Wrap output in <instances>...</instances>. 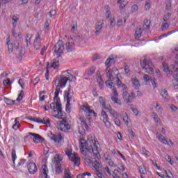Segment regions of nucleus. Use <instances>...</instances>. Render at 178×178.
I'll return each mask as SVG.
<instances>
[{
    "label": "nucleus",
    "instance_id": "1",
    "mask_svg": "<svg viewBox=\"0 0 178 178\" xmlns=\"http://www.w3.org/2000/svg\"><path fill=\"white\" fill-rule=\"evenodd\" d=\"M70 77H67L65 76H61L60 77H58L56 79V83H57L56 91L54 92V101H56V105L58 110V113H62L61 106L62 103H60V98H59V92H60V88H65L66 87V84L67 81H69Z\"/></svg>",
    "mask_w": 178,
    "mask_h": 178
},
{
    "label": "nucleus",
    "instance_id": "2",
    "mask_svg": "<svg viewBox=\"0 0 178 178\" xmlns=\"http://www.w3.org/2000/svg\"><path fill=\"white\" fill-rule=\"evenodd\" d=\"M86 151H88L90 154L92 152L93 155L95 156V162L99 165L98 161L101 159V155H99V152H98V146H97V140L95 139H91L90 141L88 142V145L85 147Z\"/></svg>",
    "mask_w": 178,
    "mask_h": 178
},
{
    "label": "nucleus",
    "instance_id": "3",
    "mask_svg": "<svg viewBox=\"0 0 178 178\" xmlns=\"http://www.w3.org/2000/svg\"><path fill=\"white\" fill-rule=\"evenodd\" d=\"M140 66L146 73L154 74V65L150 59L144 56L140 59Z\"/></svg>",
    "mask_w": 178,
    "mask_h": 178
},
{
    "label": "nucleus",
    "instance_id": "4",
    "mask_svg": "<svg viewBox=\"0 0 178 178\" xmlns=\"http://www.w3.org/2000/svg\"><path fill=\"white\" fill-rule=\"evenodd\" d=\"M65 152L66 155L69 156V159L74 162V166H79L80 165V157H79V154L77 153L72 154V150L69 147L65 149Z\"/></svg>",
    "mask_w": 178,
    "mask_h": 178
},
{
    "label": "nucleus",
    "instance_id": "5",
    "mask_svg": "<svg viewBox=\"0 0 178 178\" xmlns=\"http://www.w3.org/2000/svg\"><path fill=\"white\" fill-rule=\"evenodd\" d=\"M113 81L111 83L106 82V87H109L111 90H113V97H119V94L118 93V91H116V89H115V86H118V87H120L122 86V81L119 79V77H115L113 79Z\"/></svg>",
    "mask_w": 178,
    "mask_h": 178
},
{
    "label": "nucleus",
    "instance_id": "6",
    "mask_svg": "<svg viewBox=\"0 0 178 178\" xmlns=\"http://www.w3.org/2000/svg\"><path fill=\"white\" fill-rule=\"evenodd\" d=\"M50 108L53 110L51 111L52 115L56 119H62L63 116H66V113L62 111V106H61V113H59V110L58 109V106L56 105V102L51 103L50 104Z\"/></svg>",
    "mask_w": 178,
    "mask_h": 178
},
{
    "label": "nucleus",
    "instance_id": "7",
    "mask_svg": "<svg viewBox=\"0 0 178 178\" xmlns=\"http://www.w3.org/2000/svg\"><path fill=\"white\" fill-rule=\"evenodd\" d=\"M53 49L54 50V54L56 55L57 58H62L63 51H65V43H63V41L62 40H58L54 45Z\"/></svg>",
    "mask_w": 178,
    "mask_h": 178
},
{
    "label": "nucleus",
    "instance_id": "8",
    "mask_svg": "<svg viewBox=\"0 0 178 178\" xmlns=\"http://www.w3.org/2000/svg\"><path fill=\"white\" fill-rule=\"evenodd\" d=\"M122 98L126 104H131L136 98L134 92L129 93L127 91H124L122 93Z\"/></svg>",
    "mask_w": 178,
    "mask_h": 178
},
{
    "label": "nucleus",
    "instance_id": "9",
    "mask_svg": "<svg viewBox=\"0 0 178 178\" xmlns=\"http://www.w3.org/2000/svg\"><path fill=\"white\" fill-rule=\"evenodd\" d=\"M64 99L69 102L74 101V96H73V89L72 86H69L67 90L64 92Z\"/></svg>",
    "mask_w": 178,
    "mask_h": 178
},
{
    "label": "nucleus",
    "instance_id": "10",
    "mask_svg": "<svg viewBox=\"0 0 178 178\" xmlns=\"http://www.w3.org/2000/svg\"><path fill=\"white\" fill-rule=\"evenodd\" d=\"M60 161H62V159L59 156H56L53 159V162L56 166V173H57V175H60L63 172Z\"/></svg>",
    "mask_w": 178,
    "mask_h": 178
},
{
    "label": "nucleus",
    "instance_id": "11",
    "mask_svg": "<svg viewBox=\"0 0 178 178\" xmlns=\"http://www.w3.org/2000/svg\"><path fill=\"white\" fill-rule=\"evenodd\" d=\"M156 137L158 138L160 143H162V144H164V145H173V143H172V140L169 138H165V136L161 134L160 133L157 132L156 134Z\"/></svg>",
    "mask_w": 178,
    "mask_h": 178
},
{
    "label": "nucleus",
    "instance_id": "12",
    "mask_svg": "<svg viewBox=\"0 0 178 178\" xmlns=\"http://www.w3.org/2000/svg\"><path fill=\"white\" fill-rule=\"evenodd\" d=\"M49 137L50 140H52L53 141H54V143H58V144H60V143H62V141H63V137H62V134H54L51 133L49 135Z\"/></svg>",
    "mask_w": 178,
    "mask_h": 178
},
{
    "label": "nucleus",
    "instance_id": "13",
    "mask_svg": "<svg viewBox=\"0 0 178 178\" xmlns=\"http://www.w3.org/2000/svg\"><path fill=\"white\" fill-rule=\"evenodd\" d=\"M29 136H32L31 138H32L35 144H40V143L44 142V138H42V136H40L39 134L30 132L29 133Z\"/></svg>",
    "mask_w": 178,
    "mask_h": 178
},
{
    "label": "nucleus",
    "instance_id": "14",
    "mask_svg": "<svg viewBox=\"0 0 178 178\" xmlns=\"http://www.w3.org/2000/svg\"><path fill=\"white\" fill-rule=\"evenodd\" d=\"M7 45L8 47L9 54L13 52V48L14 49H19V42H17V40H14L13 43H10V42L8 41Z\"/></svg>",
    "mask_w": 178,
    "mask_h": 178
},
{
    "label": "nucleus",
    "instance_id": "15",
    "mask_svg": "<svg viewBox=\"0 0 178 178\" xmlns=\"http://www.w3.org/2000/svg\"><path fill=\"white\" fill-rule=\"evenodd\" d=\"M33 47L36 51H38L41 49V34L40 32H38V35L35 38Z\"/></svg>",
    "mask_w": 178,
    "mask_h": 178
},
{
    "label": "nucleus",
    "instance_id": "16",
    "mask_svg": "<svg viewBox=\"0 0 178 178\" xmlns=\"http://www.w3.org/2000/svg\"><path fill=\"white\" fill-rule=\"evenodd\" d=\"M83 109L85 112H86L87 119L89 120V122L90 119V115H94V116H97V113H95L94 110H91L90 106H84Z\"/></svg>",
    "mask_w": 178,
    "mask_h": 178
},
{
    "label": "nucleus",
    "instance_id": "17",
    "mask_svg": "<svg viewBox=\"0 0 178 178\" xmlns=\"http://www.w3.org/2000/svg\"><path fill=\"white\" fill-rule=\"evenodd\" d=\"M65 48L67 52H72L74 49V42H73L72 38H70L69 41L65 44Z\"/></svg>",
    "mask_w": 178,
    "mask_h": 178
},
{
    "label": "nucleus",
    "instance_id": "18",
    "mask_svg": "<svg viewBox=\"0 0 178 178\" xmlns=\"http://www.w3.org/2000/svg\"><path fill=\"white\" fill-rule=\"evenodd\" d=\"M28 170L31 175H34L37 172V165H35V163L31 161L28 164Z\"/></svg>",
    "mask_w": 178,
    "mask_h": 178
},
{
    "label": "nucleus",
    "instance_id": "19",
    "mask_svg": "<svg viewBox=\"0 0 178 178\" xmlns=\"http://www.w3.org/2000/svg\"><path fill=\"white\" fill-rule=\"evenodd\" d=\"M41 173L40 177L48 178V166H47V165L42 166Z\"/></svg>",
    "mask_w": 178,
    "mask_h": 178
},
{
    "label": "nucleus",
    "instance_id": "20",
    "mask_svg": "<svg viewBox=\"0 0 178 178\" xmlns=\"http://www.w3.org/2000/svg\"><path fill=\"white\" fill-rule=\"evenodd\" d=\"M60 119H63L60 122V126H63L65 129H67V130H70V124H69V122H67V119L66 118V117L63 116L62 117V118Z\"/></svg>",
    "mask_w": 178,
    "mask_h": 178
},
{
    "label": "nucleus",
    "instance_id": "21",
    "mask_svg": "<svg viewBox=\"0 0 178 178\" xmlns=\"http://www.w3.org/2000/svg\"><path fill=\"white\" fill-rule=\"evenodd\" d=\"M90 140H87V141H85V142H82L80 143V150L81 152V153L83 154V155H87V152H86V150H84V147H87L88 143H90Z\"/></svg>",
    "mask_w": 178,
    "mask_h": 178
},
{
    "label": "nucleus",
    "instance_id": "22",
    "mask_svg": "<svg viewBox=\"0 0 178 178\" xmlns=\"http://www.w3.org/2000/svg\"><path fill=\"white\" fill-rule=\"evenodd\" d=\"M95 70H97V67L95 66H92L89 70L86 71L84 75L90 77V76H92V74L95 73Z\"/></svg>",
    "mask_w": 178,
    "mask_h": 178
},
{
    "label": "nucleus",
    "instance_id": "23",
    "mask_svg": "<svg viewBox=\"0 0 178 178\" xmlns=\"http://www.w3.org/2000/svg\"><path fill=\"white\" fill-rule=\"evenodd\" d=\"M107 111H109L111 116H113V118H119V113H118V111L113 109L112 106H108Z\"/></svg>",
    "mask_w": 178,
    "mask_h": 178
},
{
    "label": "nucleus",
    "instance_id": "24",
    "mask_svg": "<svg viewBox=\"0 0 178 178\" xmlns=\"http://www.w3.org/2000/svg\"><path fill=\"white\" fill-rule=\"evenodd\" d=\"M99 104L102 105L103 109L107 110L109 108V106H106V100L104 99L103 97L100 96L99 97Z\"/></svg>",
    "mask_w": 178,
    "mask_h": 178
},
{
    "label": "nucleus",
    "instance_id": "25",
    "mask_svg": "<svg viewBox=\"0 0 178 178\" xmlns=\"http://www.w3.org/2000/svg\"><path fill=\"white\" fill-rule=\"evenodd\" d=\"M36 122L37 123H41L42 124H47V125L51 124V120L48 117H44L43 118V120H37Z\"/></svg>",
    "mask_w": 178,
    "mask_h": 178
},
{
    "label": "nucleus",
    "instance_id": "26",
    "mask_svg": "<svg viewBox=\"0 0 178 178\" xmlns=\"http://www.w3.org/2000/svg\"><path fill=\"white\" fill-rule=\"evenodd\" d=\"M113 63H115V58H109L105 62V65L107 67V69L108 67H111V66H112V65H113Z\"/></svg>",
    "mask_w": 178,
    "mask_h": 178
},
{
    "label": "nucleus",
    "instance_id": "27",
    "mask_svg": "<svg viewBox=\"0 0 178 178\" xmlns=\"http://www.w3.org/2000/svg\"><path fill=\"white\" fill-rule=\"evenodd\" d=\"M142 34H143V29H141V28L136 29L135 32L136 40H139L141 38Z\"/></svg>",
    "mask_w": 178,
    "mask_h": 178
},
{
    "label": "nucleus",
    "instance_id": "28",
    "mask_svg": "<svg viewBox=\"0 0 178 178\" xmlns=\"http://www.w3.org/2000/svg\"><path fill=\"white\" fill-rule=\"evenodd\" d=\"M14 124L13 125V129L14 130H17L20 128V122H19V118H15L14 121Z\"/></svg>",
    "mask_w": 178,
    "mask_h": 178
},
{
    "label": "nucleus",
    "instance_id": "29",
    "mask_svg": "<svg viewBox=\"0 0 178 178\" xmlns=\"http://www.w3.org/2000/svg\"><path fill=\"white\" fill-rule=\"evenodd\" d=\"M104 26V22L101 23V24H98L96 26V35H98L99 34H101V31L102 30V27Z\"/></svg>",
    "mask_w": 178,
    "mask_h": 178
},
{
    "label": "nucleus",
    "instance_id": "30",
    "mask_svg": "<svg viewBox=\"0 0 178 178\" xmlns=\"http://www.w3.org/2000/svg\"><path fill=\"white\" fill-rule=\"evenodd\" d=\"M53 67V69H58L59 67V61L58 60H54L51 66L48 67V69Z\"/></svg>",
    "mask_w": 178,
    "mask_h": 178
},
{
    "label": "nucleus",
    "instance_id": "31",
    "mask_svg": "<svg viewBox=\"0 0 178 178\" xmlns=\"http://www.w3.org/2000/svg\"><path fill=\"white\" fill-rule=\"evenodd\" d=\"M152 116L155 122V123H156L158 124L161 123V118H159V116H158V114H156V113H152Z\"/></svg>",
    "mask_w": 178,
    "mask_h": 178
},
{
    "label": "nucleus",
    "instance_id": "32",
    "mask_svg": "<svg viewBox=\"0 0 178 178\" xmlns=\"http://www.w3.org/2000/svg\"><path fill=\"white\" fill-rule=\"evenodd\" d=\"M160 95H161V97H163V98H164V99H165L166 101L169 99V98H168V97L169 96V95L168 94V90L165 89L161 91Z\"/></svg>",
    "mask_w": 178,
    "mask_h": 178
},
{
    "label": "nucleus",
    "instance_id": "33",
    "mask_svg": "<svg viewBox=\"0 0 178 178\" xmlns=\"http://www.w3.org/2000/svg\"><path fill=\"white\" fill-rule=\"evenodd\" d=\"M11 156L13 162V165H15L17 156L16 155V149H13L11 152Z\"/></svg>",
    "mask_w": 178,
    "mask_h": 178
},
{
    "label": "nucleus",
    "instance_id": "34",
    "mask_svg": "<svg viewBox=\"0 0 178 178\" xmlns=\"http://www.w3.org/2000/svg\"><path fill=\"white\" fill-rule=\"evenodd\" d=\"M132 83L135 88L137 90L140 87V81L137 79H132Z\"/></svg>",
    "mask_w": 178,
    "mask_h": 178
},
{
    "label": "nucleus",
    "instance_id": "35",
    "mask_svg": "<svg viewBox=\"0 0 178 178\" xmlns=\"http://www.w3.org/2000/svg\"><path fill=\"white\" fill-rule=\"evenodd\" d=\"M13 27H14V29H16V27H17V22H19V17H16V15H14L13 19Z\"/></svg>",
    "mask_w": 178,
    "mask_h": 178
},
{
    "label": "nucleus",
    "instance_id": "36",
    "mask_svg": "<svg viewBox=\"0 0 178 178\" xmlns=\"http://www.w3.org/2000/svg\"><path fill=\"white\" fill-rule=\"evenodd\" d=\"M3 101L7 105H13L15 102L14 100H12L8 97H4Z\"/></svg>",
    "mask_w": 178,
    "mask_h": 178
},
{
    "label": "nucleus",
    "instance_id": "37",
    "mask_svg": "<svg viewBox=\"0 0 178 178\" xmlns=\"http://www.w3.org/2000/svg\"><path fill=\"white\" fill-rule=\"evenodd\" d=\"M111 99L113 102H115V104H118V105H120V106H122V102H120V100L119 99V98H118V97L112 96Z\"/></svg>",
    "mask_w": 178,
    "mask_h": 178
},
{
    "label": "nucleus",
    "instance_id": "38",
    "mask_svg": "<svg viewBox=\"0 0 178 178\" xmlns=\"http://www.w3.org/2000/svg\"><path fill=\"white\" fill-rule=\"evenodd\" d=\"M65 178H72V172L69 168L65 169Z\"/></svg>",
    "mask_w": 178,
    "mask_h": 178
},
{
    "label": "nucleus",
    "instance_id": "39",
    "mask_svg": "<svg viewBox=\"0 0 178 178\" xmlns=\"http://www.w3.org/2000/svg\"><path fill=\"white\" fill-rule=\"evenodd\" d=\"M106 76L108 79L106 83H110L109 81H112V70H108V71L106 73Z\"/></svg>",
    "mask_w": 178,
    "mask_h": 178
},
{
    "label": "nucleus",
    "instance_id": "40",
    "mask_svg": "<svg viewBox=\"0 0 178 178\" xmlns=\"http://www.w3.org/2000/svg\"><path fill=\"white\" fill-rule=\"evenodd\" d=\"M146 170H147L145 169V167L144 165L139 166V172L140 173V175H145Z\"/></svg>",
    "mask_w": 178,
    "mask_h": 178
},
{
    "label": "nucleus",
    "instance_id": "41",
    "mask_svg": "<svg viewBox=\"0 0 178 178\" xmlns=\"http://www.w3.org/2000/svg\"><path fill=\"white\" fill-rule=\"evenodd\" d=\"M72 108L70 107V102H67L66 107H65V111L67 113H70V110Z\"/></svg>",
    "mask_w": 178,
    "mask_h": 178
},
{
    "label": "nucleus",
    "instance_id": "42",
    "mask_svg": "<svg viewBox=\"0 0 178 178\" xmlns=\"http://www.w3.org/2000/svg\"><path fill=\"white\" fill-rule=\"evenodd\" d=\"M170 8H172V1L168 0L166 3V10H170Z\"/></svg>",
    "mask_w": 178,
    "mask_h": 178
},
{
    "label": "nucleus",
    "instance_id": "43",
    "mask_svg": "<svg viewBox=\"0 0 178 178\" xmlns=\"http://www.w3.org/2000/svg\"><path fill=\"white\" fill-rule=\"evenodd\" d=\"M23 95H24V91L21 90L20 93L18 95V97L17 98V101H22L23 99Z\"/></svg>",
    "mask_w": 178,
    "mask_h": 178
},
{
    "label": "nucleus",
    "instance_id": "44",
    "mask_svg": "<svg viewBox=\"0 0 178 178\" xmlns=\"http://www.w3.org/2000/svg\"><path fill=\"white\" fill-rule=\"evenodd\" d=\"M49 63H47V70L45 73V79L46 80H49V70H48Z\"/></svg>",
    "mask_w": 178,
    "mask_h": 178
},
{
    "label": "nucleus",
    "instance_id": "45",
    "mask_svg": "<svg viewBox=\"0 0 178 178\" xmlns=\"http://www.w3.org/2000/svg\"><path fill=\"white\" fill-rule=\"evenodd\" d=\"M138 10V5H134L131 8V13H134L135 12H137Z\"/></svg>",
    "mask_w": 178,
    "mask_h": 178
},
{
    "label": "nucleus",
    "instance_id": "46",
    "mask_svg": "<svg viewBox=\"0 0 178 178\" xmlns=\"http://www.w3.org/2000/svg\"><path fill=\"white\" fill-rule=\"evenodd\" d=\"M30 34L26 35V47H29V45H31V42H30L31 38L29 36Z\"/></svg>",
    "mask_w": 178,
    "mask_h": 178
},
{
    "label": "nucleus",
    "instance_id": "47",
    "mask_svg": "<svg viewBox=\"0 0 178 178\" xmlns=\"http://www.w3.org/2000/svg\"><path fill=\"white\" fill-rule=\"evenodd\" d=\"M71 31L74 33V31H77V22H73V25L71 28Z\"/></svg>",
    "mask_w": 178,
    "mask_h": 178
},
{
    "label": "nucleus",
    "instance_id": "48",
    "mask_svg": "<svg viewBox=\"0 0 178 178\" xmlns=\"http://www.w3.org/2000/svg\"><path fill=\"white\" fill-rule=\"evenodd\" d=\"M150 22L148 19H145V24H143V27L145 29H149V24H150Z\"/></svg>",
    "mask_w": 178,
    "mask_h": 178
},
{
    "label": "nucleus",
    "instance_id": "49",
    "mask_svg": "<svg viewBox=\"0 0 178 178\" xmlns=\"http://www.w3.org/2000/svg\"><path fill=\"white\" fill-rule=\"evenodd\" d=\"M108 163L109 166H111L112 168H116V164L113 163V161H112V159H109V161H108Z\"/></svg>",
    "mask_w": 178,
    "mask_h": 178
},
{
    "label": "nucleus",
    "instance_id": "50",
    "mask_svg": "<svg viewBox=\"0 0 178 178\" xmlns=\"http://www.w3.org/2000/svg\"><path fill=\"white\" fill-rule=\"evenodd\" d=\"M49 15H50V17H55V16L56 15V10H51L49 13Z\"/></svg>",
    "mask_w": 178,
    "mask_h": 178
},
{
    "label": "nucleus",
    "instance_id": "51",
    "mask_svg": "<svg viewBox=\"0 0 178 178\" xmlns=\"http://www.w3.org/2000/svg\"><path fill=\"white\" fill-rule=\"evenodd\" d=\"M23 56H24V52L23 51L22 49H21L19 51V56H17L18 59H23Z\"/></svg>",
    "mask_w": 178,
    "mask_h": 178
},
{
    "label": "nucleus",
    "instance_id": "52",
    "mask_svg": "<svg viewBox=\"0 0 178 178\" xmlns=\"http://www.w3.org/2000/svg\"><path fill=\"white\" fill-rule=\"evenodd\" d=\"M24 163H26V159H21L18 162L17 166V168H19V166H22V165H24Z\"/></svg>",
    "mask_w": 178,
    "mask_h": 178
},
{
    "label": "nucleus",
    "instance_id": "53",
    "mask_svg": "<svg viewBox=\"0 0 178 178\" xmlns=\"http://www.w3.org/2000/svg\"><path fill=\"white\" fill-rule=\"evenodd\" d=\"M128 132L129 133V137H131V138L136 137V134L134 133V131H133L132 129H129Z\"/></svg>",
    "mask_w": 178,
    "mask_h": 178
},
{
    "label": "nucleus",
    "instance_id": "54",
    "mask_svg": "<svg viewBox=\"0 0 178 178\" xmlns=\"http://www.w3.org/2000/svg\"><path fill=\"white\" fill-rule=\"evenodd\" d=\"M114 122L116 126H120L121 123L120 120H119V117H116L115 118H114Z\"/></svg>",
    "mask_w": 178,
    "mask_h": 178
},
{
    "label": "nucleus",
    "instance_id": "55",
    "mask_svg": "<svg viewBox=\"0 0 178 178\" xmlns=\"http://www.w3.org/2000/svg\"><path fill=\"white\" fill-rule=\"evenodd\" d=\"M39 81H40V77H36L33 80H32V83H33L34 86H37Z\"/></svg>",
    "mask_w": 178,
    "mask_h": 178
},
{
    "label": "nucleus",
    "instance_id": "56",
    "mask_svg": "<svg viewBox=\"0 0 178 178\" xmlns=\"http://www.w3.org/2000/svg\"><path fill=\"white\" fill-rule=\"evenodd\" d=\"M120 3V8L121 9H124V8H126V5H127L126 1H122V2L120 1V3Z\"/></svg>",
    "mask_w": 178,
    "mask_h": 178
},
{
    "label": "nucleus",
    "instance_id": "57",
    "mask_svg": "<svg viewBox=\"0 0 178 178\" xmlns=\"http://www.w3.org/2000/svg\"><path fill=\"white\" fill-rule=\"evenodd\" d=\"M103 122L106 124V123H109V117H108V115L103 117Z\"/></svg>",
    "mask_w": 178,
    "mask_h": 178
},
{
    "label": "nucleus",
    "instance_id": "58",
    "mask_svg": "<svg viewBox=\"0 0 178 178\" xmlns=\"http://www.w3.org/2000/svg\"><path fill=\"white\" fill-rule=\"evenodd\" d=\"M98 59H101V56L96 54L93 56L92 60V62H95V60H98Z\"/></svg>",
    "mask_w": 178,
    "mask_h": 178
},
{
    "label": "nucleus",
    "instance_id": "59",
    "mask_svg": "<svg viewBox=\"0 0 178 178\" xmlns=\"http://www.w3.org/2000/svg\"><path fill=\"white\" fill-rule=\"evenodd\" d=\"M143 79H144L145 81L147 82V81H149V80H151L152 78L149 76V75L145 74L143 76Z\"/></svg>",
    "mask_w": 178,
    "mask_h": 178
},
{
    "label": "nucleus",
    "instance_id": "60",
    "mask_svg": "<svg viewBox=\"0 0 178 178\" xmlns=\"http://www.w3.org/2000/svg\"><path fill=\"white\" fill-rule=\"evenodd\" d=\"M123 120L125 123V124H129V116H127V114L125 115V116H124L123 118Z\"/></svg>",
    "mask_w": 178,
    "mask_h": 178
},
{
    "label": "nucleus",
    "instance_id": "61",
    "mask_svg": "<svg viewBox=\"0 0 178 178\" xmlns=\"http://www.w3.org/2000/svg\"><path fill=\"white\" fill-rule=\"evenodd\" d=\"M165 175H166V177H168V178H172V177H170V175L172 176L173 174H172V172H170V170H167L165 171Z\"/></svg>",
    "mask_w": 178,
    "mask_h": 178
},
{
    "label": "nucleus",
    "instance_id": "62",
    "mask_svg": "<svg viewBox=\"0 0 178 178\" xmlns=\"http://www.w3.org/2000/svg\"><path fill=\"white\" fill-rule=\"evenodd\" d=\"M3 86H9L10 84V79H8L3 81Z\"/></svg>",
    "mask_w": 178,
    "mask_h": 178
},
{
    "label": "nucleus",
    "instance_id": "63",
    "mask_svg": "<svg viewBox=\"0 0 178 178\" xmlns=\"http://www.w3.org/2000/svg\"><path fill=\"white\" fill-rule=\"evenodd\" d=\"M142 152H143V154H145V155H147V156H148V155H149V152L148 150H147V149H145V147L142 148Z\"/></svg>",
    "mask_w": 178,
    "mask_h": 178
},
{
    "label": "nucleus",
    "instance_id": "64",
    "mask_svg": "<svg viewBox=\"0 0 178 178\" xmlns=\"http://www.w3.org/2000/svg\"><path fill=\"white\" fill-rule=\"evenodd\" d=\"M97 177L99 178H105V176L104 175V174H102V172H99V170H97Z\"/></svg>",
    "mask_w": 178,
    "mask_h": 178
}]
</instances>
